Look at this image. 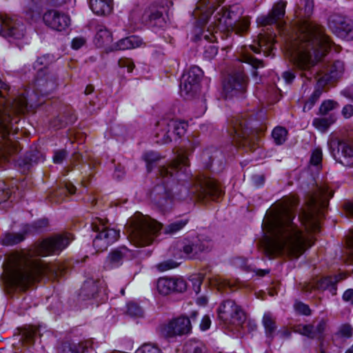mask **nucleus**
I'll return each mask as SVG.
<instances>
[{
	"label": "nucleus",
	"mask_w": 353,
	"mask_h": 353,
	"mask_svg": "<svg viewBox=\"0 0 353 353\" xmlns=\"http://www.w3.org/2000/svg\"><path fill=\"white\" fill-rule=\"evenodd\" d=\"M218 52V48L214 45L209 44L205 47L204 56L208 59H213Z\"/></svg>",
	"instance_id": "09e8293b"
},
{
	"label": "nucleus",
	"mask_w": 353,
	"mask_h": 353,
	"mask_svg": "<svg viewBox=\"0 0 353 353\" xmlns=\"http://www.w3.org/2000/svg\"><path fill=\"white\" fill-rule=\"evenodd\" d=\"M126 227L130 242L137 247H144L152 243L162 225L137 212L128 220Z\"/></svg>",
	"instance_id": "423d86ee"
},
{
	"label": "nucleus",
	"mask_w": 353,
	"mask_h": 353,
	"mask_svg": "<svg viewBox=\"0 0 353 353\" xmlns=\"http://www.w3.org/2000/svg\"><path fill=\"white\" fill-rule=\"evenodd\" d=\"M86 43V39L83 37H77L72 41V48L74 50H78L84 46Z\"/></svg>",
	"instance_id": "4d7b16f0"
},
{
	"label": "nucleus",
	"mask_w": 353,
	"mask_h": 353,
	"mask_svg": "<svg viewBox=\"0 0 353 353\" xmlns=\"http://www.w3.org/2000/svg\"><path fill=\"white\" fill-rule=\"evenodd\" d=\"M141 20L151 26L160 28H164L166 25L162 12L159 10L145 11L141 17Z\"/></svg>",
	"instance_id": "bb28decb"
},
{
	"label": "nucleus",
	"mask_w": 353,
	"mask_h": 353,
	"mask_svg": "<svg viewBox=\"0 0 353 353\" xmlns=\"http://www.w3.org/2000/svg\"><path fill=\"white\" fill-rule=\"evenodd\" d=\"M298 200L294 196L285 197L282 201L267 212L263 228L273 234L263 242L264 251L268 256L285 255L298 259L305 250L314 244L313 237L305 236L292 222L293 208Z\"/></svg>",
	"instance_id": "f257e3e1"
},
{
	"label": "nucleus",
	"mask_w": 353,
	"mask_h": 353,
	"mask_svg": "<svg viewBox=\"0 0 353 353\" xmlns=\"http://www.w3.org/2000/svg\"><path fill=\"white\" fill-rule=\"evenodd\" d=\"M25 26L15 17L0 18V34L4 37L21 39L24 36Z\"/></svg>",
	"instance_id": "4468645a"
},
{
	"label": "nucleus",
	"mask_w": 353,
	"mask_h": 353,
	"mask_svg": "<svg viewBox=\"0 0 353 353\" xmlns=\"http://www.w3.org/2000/svg\"><path fill=\"white\" fill-rule=\"evenodd\" d=\"M283 77L287 83H290L294 79L295 74L291 71H285L283 73Z\"/></svg>",
	"instance_id": "338daca9"
},
{
	"label": "nucleus",
	"mask_w": 353,
	"mask_h": 353,
	"mask_svg": "<svg viewBox=\"0 0 353 353\" xmlns=\"http://www.w3.org/2000/svg\"><path fill=\"white\" fill-rule=\"evenodd\" d=\"M135 353H161V351L154 344L145 343L141 345Z\"/></svg>",
	"instance_id": "c03bdc74"
},
{
	"label": "nucleus",
	"mask_w": 353,
	"mask_h": 353,
	"mask_svg": "<svg viewBox=\"0 0 353 353\" xmlns=\"http://www.w3.org/2000/svg\"><path fill=\"white\" fill-rule=\"evenodd\" d=\"M295 310L301 314L310 315L311 310L309 306L302 302H296L294 304Z\"/></svg>",
	"instance_id": "8fccbe9b"
},
{
	"label": "nucleus",
	"mask_w": 353,
	"mask_h": 353,
	"mask_svg": "<svg viewBox=\"0 0 353 353\" xmlns=\"http://www.w3.org/2000/svg\"><path fill=\"white\" fill-rule=\"evenodd\" d=\"M342 113L345 118H350L353 115V105H346L343 107Z\"/></svg>",
	"instance_id": "0e129e2a"
},
{
	"label": "nucleus",
	"mask_w": 353,
	"mask_h": 353,
	"mask_svg": "<svg viewBox=\"0 0 353 353\" xmlns=\"http://www.w3.org/2000/svg\"><path fill=\"white\" fill-rule=\"evenodd\" d=\"M67 191L70 194H74L76 191V188L74 186L72 183H65L64 188L60 189L59 191L54 193L55 196H57L58 194H61L62 192H65Z\"/></svg>",
	"instance_id": "052dcab7"
},
{
	"label": "nucleus",
	"mask_w": 353,
	"mask_h": 353,
	"mask_svg": "<svg viewBox=\"0 0 353 353\" xmlns=\"http://www.w3.org/2000/svg\"><path fill=\"white\" fill-rule=\"evenodd\" d=\"M287 134V130L285 128L279 126L276 127L272 132V138L276 145L283 144L286 140Z\"/></svg>",
	"instance_id": "58836bf2"
},
{
	"label": "nucleus",
	"mask_w": 353,
	"mask_h": 353,
	"mask_svg": "<svg viewBox=\"0 0 353 353\" xmlns=\"http://www.w3.org/2000/svg\"><path fill=\"white\" fill-rule=\"evenodd\" d=\"M25 239L23 234L21 233H7L1 239V243L4 245H13L17 244Z\"/></svg>",
	"instance_id": "4c0bfd02"
},
{
	"label": "nucleus",
	"mask_w": 353,
	"mask_h": 353,
	"mask_svg": "<svg viewBox=\"0 0 353 353\" xmlns=\"http://www.w3.org/2000/svg\"><path fill=\"white\" fill-rule=\"evenodd\" d=\"M90 8L97 15L111 13L113 8L112 0H90Z\"/></svg>",
	"instance_id": "7c9ffc66"
},
{
	"label": "nucleus",
	"mask_w": 353,
	"mask_h": 353,
	"mask_svg": "<svg viewBox=\"0 0 353 353\" xmlns=\"http://www.w3.org/2000/svg\"><path fill=\"white\" fill-rule=\"evenodd\" d=\"M202 279L203 278L201 275H195L192 279V281H193V288L196 294H198L201 290Z\"/></svg>",
	"instance_id": "bf43d9fd"
},
{
	"label": "nucleus",
	"mask_w": 353,
	"mask_h": 353,
	"mask_svg": "<svg viewBox=\"0 0 353 353\" xmlns=\"http://www.w3.org/2000/svg\"><path fill=\"white\" fill-rule=\"evenodd\" d=\"M89 348H92V342L89 340L79 343H65L62 345L60 353H84Z\"/></svg>",
	"instance_id": "2f4dec72"
},
{
	"label": "nucleus",
	"mask_w": 353,
	"mask_h": 353,
	"mask_svg": "<svg viewBox=\"0 0 353 353\" xmlns=\"http://www.w3.org/2000/svg\"><path fill=\"white\" fill-rule=\"evenodd\" d=\"M328 27L339 37L347 39L353 38V26L340 14H333L330 16Z\"/></svg>",
	"instance_id": "dca6fc26"
},
{
	"label": "nucleus",
	"mask_w": 353,
	"mask_h": 353,
	"mask_svg": "<svg viewBox=\"0 0 353 353\" xmlns=\"http://www.w3.org/2000/svg\"><path fill=\"white\" fill-rule=\"evenodd\" d=\"M179 265V263L173 260H167L163 261L157 265V268L161 272L167 271L172 268H175Z\"/></svg>",
	"instance_id": "49530a36"
},
{
	"label": "nucleus",
	"mask_w": 353,
	"mask_h": 353,
	"mask_svg": "<svg viewBox=\"0 0 353 353\" xmlns=\"http://www.w3.org/2000/svg\"><path fill=\"white\" fill-rule=\"evenodd\" d=\"M333 192L329 190L325 184L316 185L314 191L308 196L307 209L303 210L299 216L302 223L307 231L316 232L320 230L319 214L321 209L328 205Z\"/></svg>",
	"instance_id": "39448f33"
},
{
	"label": "nucleus",
	"mask_w": 353,
	"mask_h": 353,
	"mask_svg": "<svg viewBox=\"0 0 353 353\" xmlns=\"http://www.w3.org/2000/svg\"><path fill=\"white\" fill-rule=\"evenodd\" d=\"M159 130L157 132V142L162 144L172 141L173 137L180 138L184 134L187 123L174 119L163 118L158 123Z\"/></svg>",
	"instance_id": "6e6552de"
},
{
	"label": "nucleus",
	"mask_w": 353,
	"mask_h": 353,
	"mask_svg": "<svg viewBox=\"0 0 353 353\" xmlns=\"http://www.w3.org/2000/svg\"><path fill=\"white\" fill-rule=\"evenodd\" d=\"M258 47L250 46V48L255 53H259L262 50L265 56H270L274 49V41L272 36L265 37L263 34L258 36Z\"/></svg>",
	"instance_id": "a878e982"
},
{
	"label": "nucleus",
	"mask_w": 353,
	"mask_h": 353,
	"mask_svg": "<svg viewBox=\"0 0 353 353\" xmlns=\"http://www.w3.org/2000/svg\"><path fill=\"white\" fill-rule=\"evenodd\" d=\"M343 298L345 301L350 302L353 305V290H346L343 295Z\"/></svg>",
	"instance_id": "69168bd1"
},
{
	"label": "nucleus",
	"mask_w": 353,
	"mask_h": 353,
	"mask_svg": "<svg viewBox=\"0 0 353 353\" xmlns=\"http://www.w3.org/2000/svg\"><path fill=\"white\" fill-rule=\"evenodd\" d=\"M188 165L189 162L187 156L183 152H180L170 165L160 168L159 174L162 178L170 177L174 175V172H178L182 166L186 167Z\"/></svg>",
	"instance_id": "393cba45"
},
{
	"label": "nucleus",
	"mask_w": 353,
	"mask_h": 353,
	"mask_svg": "<svg viewBox=\"0 0 353 353\" xmlns=\"http://www.w3.org/2000/svg\"><path fill=\"white\" fill-rule=\"evenodd\" d=\"M142 40L137 36H130L120 39L112 48L110 51L112 50H125L132 48H136L141 46Z\"/></svg>",
	"instance_id": "c85d7f7f"
},
{
	"label": "nucleus",
	"mask_w": 353,
	"mask_h": 353,
	"mask_svg": "<svg viewBox=\"0 0 353 353\" xmlns=\"http://www.w3.org/2000/svg\"><path fill=\"white\" fill-rule=\"evenodd\" d=\"M286 5L285 1L280 0L273 6L268 14L259 17L257 23L263 26L281 23L285 14Z\"/></svg>",
	"instance_id": "412c9836"
},
{
	"label": "nucleus",
	"mask_w": 353,
	"mask_h": 353,
	"mask_svg": "<svg viewBox=\"0 0 353 353\" xmlns=\"http://www.w3.org/2000/svg\"><path fill=\"white\" fill-rule=\"evenodd\" d=\"M186 288V282L181 278L163 277L159 279L157 282V290L163 296L172 292H183Z\"/></svg>",
	"instance_id": "a211bd4d"
},
{
	"label": "nucleus",
	"mask_w": 353,
	"mask_h": 353,
	"mask_svg": "<svg viewBox=\"0 0 353 353\" xmlns=\"http://www.w3.org/2000/svg\"><path fill=\"white\" fill-rule=\"evenodd\" d=\"M230 12L228 10H224L222 17L219 19V28H222L224 26H225L227 28H231L235 32L236 34H241L248 30L250 26V21L248 19L243 18L242 19L233 23L230 21L227 22V20H230Z\"/></svg>",
	"instance_id": "b1692460"
},
{
	"label": "nucleus",
	"mask_w": 353,
	"mask_h": 353,
	"mask_svg": "<svg viewBox=\"0 0 353 353\" xmlns=\"http://www.w3.org/2000/svg\"><path fill=\"white\" fill-rule=\"evenodd\" d=\"M248 78L243 72L231 74L223 84V90L228 97H243L246 91Z\"/></svg>",
	"instance_id": "ddd939ff"
},
{
	"label": "nucleus",
	"mask_w": 353,
	"mask_h": 353,
	"mask_svg": "<svg viewBox=\"0 0 353 353\" xmlns=\"http://www.w3.org/2000/svg\"><path fill=\"white\" fill-rule=\"evenodd\" d=\"M330 152L334 159L346 167L353 166V148L347 143L337 139L328 142Z\"/></svg>",
	"instance_id": "f8f14e48"
},
{
	"label": "nucleus",
	"mask_w": 353,
	"mask_h": 353,
	"mask_svg": "<svg viewBox=\"0 0 353 353\" xmlns=\"http://www.w3.org/2000/svg\"><path fill=\"white\" fill-rule=\"evenodd\" d=\"M347 258L350 261H353V238H350L347 241Z\"/></svg>",
	"instance_id": "e2e57ef3"
},
{
	"label": "nucleus",
	"mask_w": 353,
	"mask_h": 353,
	"mask_svg": "<svg viewBox=\"0 0 353 353\" xmlns=\"http://www.w3.org/2000/svg\"><path fill=\"white\" fill-rule=\"evenodd\" d=\"M57 79L54 74L48 72L47 70L39 69L36 79V86L39 92L48 94L54 90L57 86Z\"/></svg>",
	"instance_id": "4be33fe9"
},
{
	"label": "nucleus",
	"mask_w": 353,
	"mask_h": 353,
	"mask_svg": "<svg viewBox=\"0 0 353 353\" xmlns=\"http://www.w3.org/2000/svg\"><path fill=\"white\" fill-rule=\"evenodd\" d=\"M233 141L239 146L253 149L251 144L249 130L247 128L245 119L235 118L232 121V131L230 132Z\"/></svg>",
	"instance_id": "2eb2a0df"
},
{
	"label": "nucleus",
	"mask_w": 353,
	"mask_h": 353,
	"mask_svg": "<svg viewBox=\"0 0 353 353\" xmlns=\"http://www.w3.org/2000/svg\"><path fill=\"white\" fill-rule=\"evenodd\" d=\"M208 248V245H206L200 240H196L186 242L183 247V252L188 258L192 259Z\"/></svg>",
	"instance_id": "cd10ccee"
},
{
	"label": "nucleus",
	"mask_w": 353,
	"mask_h": 353,
	"mask_svg": "<svg viewBox=\"0 0 353 353\" xmlns=\"http://www.w3.org/2000/svg\"><path fill=\"white\" fill-rule=\"evenodd\" d=\"M127 313L131 316L139 317L142 316L143 311L138 305L130 303L128 305Z\"/></svg>",
	"instance_id": "a18cd8bd"
},
{
	"label": "nucleus",
	"mask_w": 353,
	"mask_h": 353,
	"mask_svg": "<svg viewBox=\"0 0 353 353\" xmlns=\"http://www.w3.org/2000/svg\"><path fill=\"white\" fill-rule=\"evenodd\" d=\"M92 228L93 231L97 232L93 240V246L97 252L105 250L110 245L117 241L120 236L119 230L110 228L105 220L98 217L92 222Z\"/></svg>",
	"instance_id": "0eeeda50"
},
{
	"label": "nucleus",
	"mask_w": 353,
	"mask_h": 353,
	"mask_svg": "<svg viewBox=\"0 0 353 353\" xmlns=\"http://www.w3.org/2000/svg\"><path fill=\"white\" fill-rule=\"evenodd\" d=\"M202 76L203 72L198 66H192L185 72L180 84L181 95L187 98L193 96L197 91Z\"/></svg>",
	"instance_id": "9b49d317"
},
{
	"label": "nucleus",
	"mask_w": 353,
	"mask_h": 353,
	"mask_svg": "<svg viewBox=\"0 0 353 353\" xmlns=\"http://www.w3.org/2000/svg\"><path fill=\"white\" fill-rule=\"evenodd\" d=\"M183 350L184 353H203L205 346L201 341L190 340L185 343Z\"/></svg>",
	"instance_id": "e433bc0d"
},
{
	"label": "nucleus",
	"mask_w": 353,
	"mask_h": 353,
	"mask_svg": "<svg viewBox=\"0 0 353 353\" xmlns=\"http://www.w3.org/2000/svg\"><path fill=\"white\" fill-rule=\"evenodd\" d=\"M241 61L250 64L254 68H262L264 66L263 62L261 60L256 59L249 55H244Z\"/></svg>",
	"instance_id": "de8ad7c7"
},
{
	"label": "nucleus",
	"mask_w": 353,
	"mask_h": 353,
	"mask_svg": "<svg viewBox=\"0 0 353 353\" xmlns=\"http://www.w3.org/2000/svg\"><path fill=\"white\" fill-rule=\"evenodd\" d=\"M194 185L199 199L209 197L212 200H216L223 195V190L213 179L200 176L196 179Z\"/></svg>",
	"instance_id": "9d476101"
},
{
	"label": "nucleus",
	"mask_w": 353,
	"mask_h": 353,
	"mask_svg": "<svg viewBox=\"0 0 353 353\" xmlns=\"http://www.w3.org/2000/svg\"><path fill=\"white\" fill-rule=\"evenodd\" d=\"M72 239L71 234H58L36 243L27 251L16 252L6 258L3 277L10 290L25 289L50 271L48 265L37 258L60 253Z\"/></svg>",
	"instance_id": "f03ea898"
},
{
	"label": "nucleus",
	"mask_w": 353,
	"mask_h": 353,
	"mask_svg": "<svg viewBox=\"0 0 353 353\" xmlns=\"http://www.w3.org/2000/svg\"><path fill=\"white\" fill-rule=\"evenodd\" d=\"M327 327V320L323 319L320 320L318 323L317 325L314 328V331L316 332V336L319 335H321L325 330Z\"/></svg>",
	"instance_id": "13d9d810"
},
{
	"label": "nucleus",
	"mask_w": 353,
	"mask_h": 353,
	"mask_svg": "<svg viewBox=\"0 0 353 353\" xmlns=\"http://www.w3.org/2000/svg\"><path fill=\"white\" fill-rule=\"evenodd\" d=\"M187 223L186 220H180L172 223L165 228L164 232L169 234H174L181 230Z\"/></svg>",
	"instance_id": "79ce46f5"
},
{
	"label": "nucleus",
	"mask_w": 353,
	"mask_h": 353,
	"mask_svg": "<svg viewBox=\"0 0 353 353\" xmlns=\"http://www.w3.org/2000/svg\"><path fill=\"white\" fill-rule=\"evenodd\" d=\"M210 323H211V321H210V318L208 316H205L203 318L201 325H200L201 330H208L210 326Z\"/></svg>",
	"instance_id": "774afa93"
},
{
	"label": "nucleus",
	"mask_w": 353,
	"mask_h": 353,
	"mask_svg": "<svg viewBox=\"0 0 353 353\" xmlns=\"http://www.w3.org/2000/svg\"><path fill=\"white\" fill-rule=\"evenodd\" d=\"M345 277L343 274L326 276L312 283H305L302 290L305 292H311L314 289L319 290H330L332 294H335L336 290V284Z\"/></svg>",
	"instance_id": "6ab92c4d"
},
{
	"label": "nucleus",
	"mask_w": 353,
	"mask_h": 353,
	"mask_svg": "<svg viewBox=\"0 0 353 353\" xmlns=\"http://www.w3.org/2000/svg\"><path fill=\"white\" fill-rule=\"evenodd\" d=\"M336 118L331 114L328 117L315 118L312 121L313 125L321 132H325L335 122Z\"/></svg>",
	"instance_id": "c9c22d12"
},
{
	"label": "nucleus",
	"mask_w": 353,
	"mask_h": 353,
	"mask_svg": "<svg viewBox=\"0 0 353 353\" xmlns=\"http://www.w3.org/2000/svg\"><path fill=\"white\" fill-rule=\"evenodd\" d=\"M322 94V90L321 88H316L314 90L313 93L311 94L310 97L307 101L310 102H312V104L314 105L316 102L319 100L321 95Z\"/></svg>",
	"instance_id": "680f3d73"
},
{
	"label": "nucleus",
	"mask_w": 353,
	"mask_h": 353,
	"mask_svg": "<svg viewBox=\"0 0 353 353\" xmlns=\"http://www.w3.org/2000/svg\"><path fill=\"white\" fill-rule=\"evenodd\" d=\"M38 332L39 328L34 326H29L23 328L17 336L18 343H13V346L15 347L19 343L30 344L33 343Z\"/></svg>",
	"instance_id": "473e14b6"
},
{
	"label": "nucleus",
	"mask_w": 353,
	"mask_h": 353,
	"mask_svg": "<svg viewBox=\"0 0 353 353\" xmlns=\"http://www.w3.org/2000/svg\"><path fill=\"white\" fill-rule=\"evenodd\" d=\"M338 107V103L332 100L323 101L319 108V114L322 115L327 114L329 112Z\"/></svg>",
	"instance_id": "37998d69"
},
{
	"label": "nucleus",
	"mask_w": 353,
	"mask_h": 353,
	"mask_svg": "<svg viewBox=\"0 0 353 353\" xmlns=\"http://www.w3.org/2000/svg\"><path fill=\"white\" fill-rule=\"evenodd\" d=\"M339 333L341 336L349 338L352 336L353 328L349 324H343L340 327Z\"/></svg>",
	"instance_id": "864d4df0"
},
{
	"label": "nucleus",
	"mask_w": 353,
	"mask_h": 353,
	"mask_svg": "<svg viewBox=\"0 0 353 353\" xmlns=\"http://www.w3.org/2000/svg\"><path fill=\"white\" fill-rule=\"evenodd\" d=\"M68 153L65 150H59L54 152L53 156V162L54 163H61L66 158Z\"/></svg>",
	"instance_id": "5fc2aeb1"
},
{
	"label": "nucleus",
	"mask_w": 353,
	"mask_h": 353,
	"mask_svg": "<svg viewBox=\"0 0 353 353\" xmlns=\"http://www.w3.org/2000/svg\"><path fill=\"white\" fill-rule=\"evenodd\" d=\"M44 23L57 31H63L70 25V18L67 14L57 10H48L43 16Z\"/></svg>",
	"instance_id": "f3484780"
},
{
	"label": "nucleus",
	"mask_w": 353,
	"mask_h": 353,
	"mask_svg": "<svg viewBox=\"0 0 353 353\" xmlns=\"http://www.w3.org/2000/svg\"><path fill=\"white\" fill-rule=\"evenodd\" d=\"M118 64L121 68H126L129 72H131L134 67V64L132 61L128 58L120 59L118 61Z\"/></svg>",
	"instance_id": "603ef678"
},
{
	"label": "nucleus",
	"mask_w": 353,
	"mask_h": 353,
	"mask_svg": "<svg viewBox=\"0 0 353 353\" xmlns=\"http://www.w3.org/2000/svg\"><path fill=\"white\" fill-rule=\"evenodd\" d=\"M10 197V192L3 181H0V203L6 201Z\"/></svg>",
	"instance_id": "6e6d98bb"
},
{
	"label": "nucleus",
	"mask_w": 353,
	"mask_h": 353,
	"mask_svg": "<svg viewBox=\"0 0 353 353\" xmlns=\"http://www.w3.org/2000/svg\"><path fill=\"white\" fill-rule=\"evenodd\" d=\"M112 42V33L105 27L99 26L97 28L95 36V44L99 48H106L110 50V44Z\"/></svg>",
	"instance_id": "c756f323"
},
{
	"label": "nucleus",
	"mask_w": 353,
	"mask_h": 353,
	"mask_svg": "<svg viewBox=\"0 0 353 353\" xmlns=\"http://www.w3.org/2000/svg\"><path fill=\"white\" fill-rule=\"evenodd\" d=\"M301 34L288 49L294 65L301 71V76L307 80H321L315 65L325 55L331 47V40L325 34V29L318 23L304 21L300 26Z\"/></svg>",
	"instance_id": "7ed1b4c3"
},
{
	"label": "nucleus",
	"mask_w": 353,
	"mask_h": 353,
	"mask_svg": "<svg viewBox=\"0 0 353 353\" xmlns=\"http://www.w3.org/2000/svg\"><path fill=\"white\" fill-rule=\"evenodd\" d=\"M143 159L147 163V169L150 172L152 169V164L159 161L161 157L156 152L148 151L143 156Z\"/></svg>",
	"instance_id": "a19ab883"
},
{
	"label": "nucleus",
	"mask_w": 353,
	"mask_h": 353,
	"mask_svg": "<svg viewBox=\"0 0 353 353\" xmlns=\"http://www.w3.org/2000/svg\"><path fill=\"white\" fill-rule=\"evenodd\" d=\"M262 324L264 327L266 336L272 339L277 329L276 319L270 312H265L262 319Z\"/></svg>",
	"instance_id": "f704fd0d"
},
{
	"label": "nucleus",
	"mask_w": 353,
	"mask_h": 353,
	"mask_svg": "<svg viewBox=\"0 0 353 353\" xmlns=\"http://www.w3.org/2000/svg\"><path fill=\"white\" fill-rule=\"evenodd\" d=\"M322 151L321 149L316 148L314 150L310 158V163L312 165H317L322 161Z\"/></svg>",
	"instance_id": "3c124183"
},
{
	"label": "nucleus",
	"mask_w": 353,
	"mask_h": 353,
	"mask_svg": "<svg viewBox=\"0 0 353 353\" xmlns=\"http://www.w3.org/2000/svg\"><path fill=\"white\" fill-rule=\"evenodd\" d=\"M98 292V281L88 280L83 283L81 288L80 296L83 299H92L95 297Z\"/></svg>",
	"instance_id": "72a5a7b5"
},
{
	"label": "nucleus",
	"mask_w": 353,
	"mask_h": 353,
	"mask_svg": "<svg viewBox=\"0 0 353 353\" xmlns=\"http://www.w3.org/2000/svg\"><path fill=\"white\" fill-rule=\"evenodd\" d=\"M135 257V252L125 246H121L112 250L106 260L107 266L110 268L121 265L123 260H130Z\"/></svg>",
	"instance_id": "5701e85b"
},
{
	"label": "nucleus",
	"mask_w": 353,
	"mask_h": 353,
	"mask_svg": "<svg viewBox=\"0 0 353 353\" xmlns=\"http://www.w3.org/2000/svg\"><path fill=\"white\" fill-rule=\"evenodd\" d=\"M218 317L225 324H241L245 320V314L233 300L223 301L217 309Z\"/></svg>",
	"instance_id": "1a4fd4ad"
},
{
	"label": "nucleus",
	"mask_w": 353,
	"mask_h": 353,
	"mask_svg": "<svg viewBox=\"0 0 353 353\" xmlns=\"http://www.w3.org/2000/svg\"><path fill=\"white\" fill-rule=\"evenodd\" d=\"M294 331L310 339L316 337V332L312 325H299Z\"/></svg>",
	"instance_id": "ea45409f"
},
{
	"label": "nucleus",
	"mask_w": 353,
	"mask_h": 353,
	"mask_svg": "<svg viewBox=\"0 0 353 353\" xmlns=\"http://www.w3.org/2000/svg\"><path fill=\"white\" fill-rule=\"evenodd\" d=\"M0 133L4 139L3 145L0 148V166L3 162L8 161L10 156L19 151V145L17 141L7 139L11 133L15 134L19 130L17 126H14L19 121V116L30 112L32 109V105L27 102L26 97L23 94L18 96L9 104L6 103L3 90H9V85L0 79Z\"/></svg>",
	"instance_id": "20e7f679"
},
{
	"label": "nucleus",
	"mask_w": 353,
	"mask_h": 353,
	"mask_svg": "<svg viewBox=\"0 0 353 353\" xmlns=\"http://www.w3.org/2000/svg\"><path fill=\"white\" fill-rule=\"evenodd\" d=\"M191 330V323L188 318L181 316L174 319L165 325L161 330L162 334L167 337L188 334Z\"/></svg>",
	"instance_id": "aec40b11"
}]
</instances>
